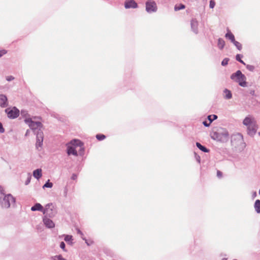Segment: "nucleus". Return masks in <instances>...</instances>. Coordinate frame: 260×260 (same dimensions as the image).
I'll use <instances>...</instances> for the list:
<instances>
[{
	"mask_svg": "<svg viewBox=\"0 0 260 260\" xmlns=\"http://www.w3.org/2000/svg\"><path fill=\"white\" fill-rule=\"evenodd\" d=\"M243 124L247 127V134L253 136L256 133L257 125L255 118L250 115L247 116L243 120Z\"/></svg>",
	"mask_w": 260,
	"mask_h": 260,
	"instance_id": "nucleus-1",
	"label": "nucleus"
},
{
	"mask_svg": "<svg viewBox=\"0 0 260 260\" xmlns=\"http://www.w3.org/2000/svg\"><path fill=\"white\" fill-rule=\"evenodd\" d=\"M212 139L217 141L225 143L229 139V134L228 131L223 128H218L216 131H213L211 134Z\"/></svg>",
	"mask_w": 260,
	"mask_h": 260,
	"instance_id": "nucleus-2",
	"label": "nucleus"
},
{
	"mask_svg": "<svg viewBox=\"0 0 260 260\" xmlns=\"http://www.w3.org/2000/svg\"><path fill=\"white\" fill-rule=\"evenodd\" d=\"M231 78L235 82L238 83L239 85L242 87L247 86L246 82V77L240 71H237L231 76Z\"/></svg>",
	"mask_w": 260,
	"mask_h": 260,
	"instance_id": "nucleus-3",
	"label": "nucleus"
},
{
	"mask_svg": "<svg viewBox=\"0 0 260 260\" xmlns=\"http://www.w3.org/2000/svg\"><path fill=\"white\" fill-rule=\"evenodd\" d=\"M2 198V199H1L0 202L3 208H8L11 204H14L15 203V198L11 194L4 195Z\"/></svg>",
	"mask_w": 260,
	"mask_h": 260,
	"instance_id": "nucleus-4",
	"label": "nucleus"
},
{
	"mask_svg": "<svg viewBox=\"0 0 260 260\" xmlns=\"http://www.w3.org/2000/svg\"><path fill=\"white\" fill-rule=\"evenodd\" d=\"M24 121L25 123L28 124L29 128L34 132L35 134L37 133L36 131L37 129H38V131L42 130L43 127V125L41 122L34 121L32 119H27L24 120Z\"/></svg>",
	"mask_w": 260,
	"mask_h": 260,
	"instance_id": "nucleus-5",
	"label": "nucleus"
},
{
	"mask_svg": "<svg viewBox=\"0 0 260 260\" xmlns=\"http://www.w3.org/2000/svg\"><path fill=\"white\" fill-rule=\"evenodd\" d=\"M231 143L235 147L244 144L243 137L242 134L238 133L232 136Z\"/></svg>",
	"mask_w": 260,
	"mask_h": 260,
	"instance_id": "nucleus-6",
	"label": "nucleus"
},
{
	"mask_svg": "<svg viewBox=\"0 0 260 260\" xmlns=\"http://www.w3.org/2000/svg\"><path fill=\"white\" fill-rule=\"evenodd\" d=\"M36 147L38 150L42 148L44 140V133L42 130L37 131L36 133Z\"/></svg>",
	"mask_w": 260,
	"mask_h": 260,
	"instance_id": "nucleus-7",
	"label": "nucleus"
},
{
	"mask_svg": "<svg viewBox=\"0 0 260 260\" xmlns=\"http://www.w3.org/2000/svg\"><path fill=\"white\" fill-rule=\"evenodd\" d=\"M5 112L7 114L8 117L11 119L17 118L20 114L19 110L15 107H13L12 109L10 108L6 109Z\"/></svg>",
	"mask_w": 260,
	"mask_h": 260,
	"instance_id": "nucleus-8",
	"label": "nucleus"
},
{
	"mask_svg": "<svg viewBox=\"0 0 260 260\" xmlns=\"http://www.w3.org/2000/svg\"><path fill=\"white\" fill-rule=\"evenodd\" d=\"M52 205V204H47L43 210V214L51 217L54 216L56 214L55 211H53V210L50 208Z\"/></svg>",
	"mask_w": 260,
	"mask_h": 260,
	"instance_id": "nucleus-9",
	"label": "nucleus"
},
{
	"mask_svg": "<svg viewBox=\"0 0 260 260\" xmlns=\"http://www.w3.org/2000/svg\"><path fill=\"white\" fill-rule=\"evenodd\" d=\"M146 9L148 12H154L156 10V5L154 2L148 1L146 4Z\"/></svg>",
	"mask_w": 260,
	"mask_h": 260,
	"instance_id": "nucleus-10",
	"label": "nucleus"
},
{
	"mask_svg": "<svg viewBox=\"0 0 260 260\" xmlns=\"http://www.w3.org/2000/svg\"><path fill=\"white\" fill-rule=\"evenodd\" d=\"M8 99L7 96L4 94L0 95V106L2 108H5L8 106Z\"/></svg>",
	"mask_w": 260,
	"mask_h": 260,
	"instance_id": "nucleus-11",
	"label": "nucleus"
},
{
	"mask_svg": "<svg viewBox=\"0 0 260 260\" xmlns=\"http://www.w3.org/2000/svg\"><path fill=\"white\" fill-rule=\"evenodd\" d=\"M43 222L44 224L46 225V227L48 228H53L55 226V224L54 222L50 219L49 218L45 217L43 219Z\"/></svg>",
	"mask_w": 260,
	"mask_h": 260,
	"instance_id": "nucleus-12",
	"label": "nucleus"
},
{
	"mask_svg": "<svg viewBox=\"0 0 260 260\" xmlns=\"http://www.w3.org/2000/svg\"><path fill=\"white\" fill-rule=\"evenodd\" d=\"M198 22L195 19H192L191 20V27L192 30L197 34L198 32Z\"/></svg>",
	"mask_w": 260,
	"mask_h": 260,
	"instance_id": "nucleus-13",
	"label": "nucleus"
},
{
	"mask_svg": "<svg viewBox=\"0 0 260 260\" xmlns=\"http://www.w3.org/2000/svg\"><path fill=\"white\" fill-rule=\"evenodd\" d=\"M217 118V116L216 115H209L208 116V119L209 120V122L207 123V121H204L203 124L205 126L208 127L209 126L211 123L215 119Z\"/></svg>",
	"mask_w": 260,
	"mask_h": 260,
	"instance_id": "nucleus-14",
	"label": "nucleus"
},
{
	"mask_svg": "<svg viewBox=\"0 0 260 260\" xmlns=\"http://www.w3.org/2000/svg\"><path fill=\"white\" fill-rule=\"evenodd\" d=\"M44 209L43 206L40 203H36L31 208V210L32 211H39L43 212Z\"/></svg>",
	"mask_w": 260,
	"mask_h": 260,
	"instance_id": "nucleus-15",
	"label": "nucleus"
},
{
	"mask_svg": "<svg viewBox=\"0 0 260 260\" xmlns=\"http://www.w3.org/2000/svg\"><path fill=\"white\" fill-rule=\"evenodd\" d=\"M223 98L226 100H230L232 98V94L230 90L228 89H224L223 93Z\"/></svg>",
	"mask_w": 260,
	"mask_h": 260,
	"instance_id": "nucleus-16",
	"label": "nucleus"
},
{
	"mask_svg": "<svg viewBox=\"0 0 260 260\" xmlns=\"http://www.w3.org/2000/svg\"><path fill=\"white\" fill-rule=\"evenodd\" d=\"M67 153L68 155L73 154L75 156L78 155L77 151L76 150L75 148L73 146H69L68 147Z\"/></svg>",
	"mask_w": 260,
	"mask_h": 260,
	"instance_id": "nucleus-17",
	"label": "nucleus"
},
{
	"mask_svg": "<svg viewBox=\"0 0 260 260\" xmlns=\"http://www.w3.org/2000/svg\"><path fill=\"white\" fill-rule=\"evenodd\" d=\"M33 176L37 179H40L42 176V170L41 169H38L34 170L33 172Z\"/></svg>",
	"mask_w": 260,
	"mask_h": 260,
	"instance_id": "nucleus-18",
	"label": "nucleus"
},
{
	"mask_svg": "<svg viewBox=\"0 0 260 260\" xmlns=\"http://www.w3.org/2000/svg\"><path fill=\"white\" fill-rule=\"evenodd\" d=\"M20 113L21 116L24 118V120H26L27 119H31L30 117V115L26 110H21Z\"/></svg>",
	"mask_w": 260,
	"mask_h": 260,
	"instance_id": "nucleus-19",
	"label": "nucleus"
},
{
	"mask_svg": "<svg viewBox=\"0 0 260 260\" xmlns=\"http://www.w3.org/2000/svg\"><path fill=\"white\" fill-rule=\"evenodd\" d=\"M254 207L257 213H260V200H256L254 203Z\"/></svg>",
	"mask_w": 260,
	"mask_h": 260,
	"instance_id": "nucleus-20",
	"label": "nucleus"
},
{
	"mask_svg": "<svg viewBox=\"0 0 260 260\" xmlns=\"http://www.w3.org/2000/svg\"><path fill=\"white\" fill-rule=\"evenodd\" d=\"M196 146L197 147L200 149L201 151L204 152H208L209 150L205 147L204 146H202L200 143L197 142L196 143Z\"/></svg>",
	"mask_w": 260,
	"mask_h": 260,
	"instance_id": "nucleus-21",
	"label": "nucleus"
},
{
	"mask_svg": "<svg viewBox=\"0 0 260 260\" xmlns=\"http://www.w3.org/2000/svg\"><path fill=\"white\" fill-rule=\"evenodd\" d=\"M225 37L230 40L232 42L235 41V37L231 32H228L225 35Z\"/></svg>",
	"mask_w": 260,
	"mask_h": 260,
	"instance_id": "nucleus-22",
	"label": "nucleus"
},
{
	"mask_svg": "<svg viewBox=\"0 0 260 260\" xmlns=\"http://www.w3.org/2000/svg\"><path fill=\"white\" fill-rule=\"evenodd\" d=\"M71 144H72L73 145L76 146H80L81 147L83 145L82 143L80 141L77 140H74L72 141Z\"/></svg>",
	"mask_w": 260,
	"mask_h": 260,
	"instance_id": "nucleus-23",
	"label": "nucleus"
},
{
	"mask_svg": "<svg viewBox=\"0 0 260 260\" xmlns=\"http://www.w3.org/2000/svg\"><path fill=\"white\" fill-rule=\"evenodd\" d=\"M51 259L52 260H66L61 255H57L52 256L51 257Z\"/></svg>",
	"mask_w": 260,
	"mask_h": 260,
	"instance_id": "nucleus-24",
	"label": "nucleus"
},
{
	"mask_svg": "<svg viewBox=\"0 0 260 260\" xmlns=\"http://www.w3.org/2000/svg\"><path fill=\"white\" fill-rule=\"evenodd\" d=\"M224 41L221 39H219L218 41V46L220 49H222L224 46Z\"/></svg>",
	"mask_w": 260,
	"mask_h": 260,
	"instance_id": "nucleus-25",
	"label": "nucleus"
},
{
	"mask_svg": "<svg viewBox=\"0 0 260 260\" xmlns=\"http://www.w3.org/2000/svg\"><path fill=\"white\" fill-rule=\"evenodd\" d=\"M53 186V183L50 182V180H48L45 184L43 186V188H45L46 187L47 188H51Z\"/></svg>",
	"mask_w": 260,
	"mask_h": 260,
	"instance_id": "nucleus-26",
	"label": "nucleus"
},
{
	"mask_svg": "<svg viewBox=\"0 0 260 260\" xmlns=\"http://www.w3.org/2000/svg\"><path fill=\"white\" fill-rule=\"evenodd\" d=\"M185 7V5L183 4H179L178 6H175L174 9L175 11H178L181 9H184Z\"/></svg>",
	"mask_w": 260,
	"mask_h": 260,
	"instance_id": "nucleus-27",
	"label": "nucleus"
},
{
	"mask_svg": "<svg viewBox=\"0 0 260 260\" xmlns=\"http://www.w3.org/2000/svg\"><path fill=\"white\" fill-rule=\"evenodd\" d=\"M96 138L98 140L102 141L105 139L106 136L104 135L98 134L96 135Z\"/></svg>",
	"mask_w": 260,
	"mask_h": 260,
	"instance_id": "nucleus-28",
	"label": "nucleus"
},
{
	"mask_svg": "<svg viewBox=\"0 0 260 260\" xmlns=\"http://www.w3.org/2000/svg\"><path fill=\"white\" fill-rule=\"evenodd\" d=\"M64 240L67 242H71L73 240L72 236L70 235H66L64 238Z\"/></svg>",
	"mask_w": 260,
	"mask_h": 260,
	"instance_id": "nucleus-29",
	"label": "nucleus"
},
{
	"mask_svg": "<svg viewBox=\"0 0 260 260\" xmlns=\"http://www.w3.org/2000/svg\"><path fill=\"white\" fill-rule=\"evenodd\" d=\"M233 43L235 44V45L239 50H241L242 49V45L240 43L235 40Z\"/></svg>",
	"mask_w": 260,
	"mask_h": 260,
	"instance_id": "nucleus-30",
	"label": "nucleus"
},
{
	"mask_svg": "<svg viewBox=\"0 0 260 260\" xmlns=\"http://www.w3.org/2000/svg\"><path fill=\"white\" fill-rule=\"evenodd\" d=\"M124 7L126 9L130 8V0H126L124 4Z\"/></svg>",
	"mask_w": 260,
	"mask_h": 260,
	"instance_id": "nucleus-31",
	"label": "nucleus"
},
{
	"mask_svg": "<svg viewBox=\"0 0 260 260\" xmlns=\"http://www.w3.org/2000/svg\"><path fill=\"white\" fill-rule=\"evenodd\" d=\"M31 178V175L29 174H28L27 179L25 182V185H28L30 183Z\"/></svg>",
	"mask_w": 260,
	"mask_h": 260,
	"instance_id": "nucleus-32",
	"label": "nucleus"
},
{
	"mask_svg": "<svg viewBox=\"0 0 260 260\" xmlns=\"http://www.w3.org/2000/svg\"><path fill=\"white\" fill-rule=\"evenodd\" d=\"M241 56L240 54L237 55L236 59L237 60L239 61L241 63L245 64V63L244 62V61L242 60H241Z\"/></svg>",
	"mask_w": 260,
	"mask_h": 260,
	"instance_id": "nucleus-33",
	"label": "nucleus"
},
{
	"mask_svg": "<svg viewBox=\"0 0 260 260\" xmlns=\"http://www.w3.org/2000/svg\"><path fill=\"white\" fill-rule=\"evenodd\" d=\"M7 53V51L5 49L0 50V57L3 56L4 55L6 54Z\"/></svg>",
	"mask_w": 260,
	"mask_h": 260,
	"instance_id": "nucleus-34",
	"label": "nucleus"
},
{
	"mask_svg": "<svg viewBox=\"0 0 260 260\" xmlns=\"http://www.w3.org/2000/svg\"><path fill=\"white\" fill-rule=\"evenodd\" d=\"M137 7V3L133 0H131V8H136Z\"/></svg>",
	"mask_w": 260,
	"mask_h": 260,
	"instance_id": "nucleus-35",
	"label": "nucleus"
},
{
	"mask_svg": "<svg viewBox=\"0 0 260 260\" xmlns=\"http://www.w3.org/2000/svg\"><path fill=\"white\" fill-rule=\"evenodd\" d=\"M3 187L0 186V199H2V197L5 195Z\"/></svg>",
	"mask_w": 260,
	"mask_h": 260,
	"instance_id": "nucleus-36",
	"label": "nucleus"
},
{
	"mask_svg": "<svg viewBox=\"0 0 260 260\" xmlns=\"http://www.w3.org/2000/svg\"><path fill=\"white\" fill-rule=\"evenodd\" d=\"M229 63V59L228 58H224L222 62L221 65H227Z\"/></svg>",
	"mask_w": 260,
	"mask_h": 260,
	"instance_id": "nucleus-37",
	"label": "nucleus"
},
{
	"mask_svg": "<svg viewBox=\"0 0 260 260\" xmlns=\"http://www.w3.org/2000/svg\"><path fill=\"white\" fill-rule=\"evenodd\" d=\"M215 5V3L214 1H210L209 6L211 8H213Z\"/></svg>",
	"mask_w": 260,
	"mask_h": 260,
	"instance_id": "nucleus-38",
	"label": "nucleus"
},
{
	"mask_svg": "<svg viewBox=\"0 0 260 260\" xmlns=\"http://www.w3.org/2000/svg\"><path fill=\"white\" fill-rule=\"evenodd\" d=\"M65 243L63 242H61L60 244V247L63 249L64 251H66L65 249Z\"/></svg>",
	"mask_w": 260,
	"mask_h": 260,
	"instance_id": "nucleus-39",
	"label": "nucleus"
},
{
	"mask_svg": "<svg viewBox=\"0 0 260 260\" xmlns=\"http://www.w3.org/2000/svg\"><path fill=\"white\" fill-rule=\"evenodd\" d=\"M14 79V77L12 76H9L6 77V80L8 81H11Z\"/></svg>",
	"mask_w": 260,
	"mask_h": 260,
	"instance_id": "nucleus-40",
	"label": "nucleus"
},
{
	"mask_svg": "<svg viewBox=\"0 0 260 260\" xmlns=\"http://www.w3.org/2000/svg\"><path fill=\"white\" fill-rule=\"evenodd\" d=\"M5 132V129L3 126L1 122H0V133H4Z\"/></svg>",
	"mask_w": 260,
	"mask_h": 260,
	"instance_id": "nucleus-41",
	"label": "nucleus"
},
{
	"mask_svg": "<svg viewBox=\"0 0 260 260\" xmlns=\"http://www.w3.org/2000/svg\"><path fill=\"white\" fill-rule=\"evenodd\" d=\"M247 68L250 71H253L254 69V66H247Z\"/></svg>",
	"mask_w": 260,
	"mask_h": 260,
	"instance_id": "nucleus-42",
	"label": "nucleus"
},
{
	"mask_svg": "<svg viewBox=\"0 0 260 260\" xmlns=\"http://www.w3.org/2000/svg\"><path fill=\"white\" fill-rule=\"evenodd\" d=\"M77 175H76L75 174H73L71 177L72 179H73V180H75L77 179Z\"/></svg>",
	"mask_w": 260,
	"mask_h": 260,
	"instance_id": "nucleus-43",
	"label": "nucleus"
},
{
	"mask_svg": "<svg viewBox=\"0 0 260 260\" xmlns=\"http://www.w3.org/2000/svg\"><path fill=\"white\" fill-rule=\"evenodd\" d=\"M217 176H218V177H221V176L222 173H221V172H220V171H217Z\"/></svg>",
	"mask_w": 260,
	"mask_h": 260,
	"instance_id": "nucleus-44",
	"label": "nucleus"
},
{
	"mask_svg": "<svg viewBox=\"0 0 260 260\" xmlns=\"http://www.w3.org/2000/svg\"><path fill=\"white\" fill-rule=\"evenodd\" d=\"M29 133H30V131H29V129H27V130L26 131V133H25V136H28V135H29Z\"/></svg>",
	"mask_w": 260,
	"mask_h": 260,
	"instance_id": "nucleus-45",
	"label": "nucleus"
},
{
	"mask_svg": "<svg viewBox=\"0 0 260 260\" xmlns=\"http://www.w3.org/2000/svg\"><path fill=\"white\" fill-rule=\"evenodd\" d=\"M256 196V191H254V192L253 193L252 197H253V198H255Z\"/></svg>",
	"mask_w": 260,
	"mask_h": 260,
	"instance_id": "nucleus-46",
	"label": "nucleus"
},
{
	"mask_svg": "<svg viewBox=\"0 0 260 260\" xmlns=\"http://www.w3.org/2000/svg\"><path fill=\"white\" fill-rule=\"evenodd\" d=\"M254 93H255V92H254V90H251V91H250V93L251 94H252V95H254Z\"/></svg>",
	"mask_w": 260,
	"mask_h": 260,
	"instance_id": "nucleus-47",
	"label": "nucleus"
},
{
	"mask_svg": "<svg viewBox=\"0 0 260 260\" xmlns=\"http://www.w3.org/2000/svg\"><path fill=\"white\" fill-rule=\"evenodd\" d=\"M78 233L79 234H80L81 235H82V236H83V233H82V232H81V231H80V230H78Z\"/></svg>",
	"mask_w": 260,
	"mask_h": 260,
	"instance_id": "nucleus-48",
	"label": "nucleus"
},
{
	"mask_svg": "<svg viewBox=\"0 0 260 260\" xmlns=\"http://www.w3.org/2000/svg\"><path fill=\"white\" fill-rule=\"evenodd\" d=\"M82 239H83V240H84L85 241V242L86 243V244H87L88 245H89L88 242H87V240H86L85 238H82Z\"/></svg>",
	"mask_w": 260,
	"mask_h": 260,
	"instance_id": "nucleus-49",
	"label": "nucleus"
},
{
	"mask_svg": "<svg viewBox=\"0 0 260 260\" xmlns=\"http://www.w3.org/2000/svg\"><path fill=\"white\" fill-rule=\"evenodd\" d=\"M258 135L260 136V132L258 133Z\"/></svg>",
	"mask_w": 260,
	"mask_h": 260,
	"instance_id": "nucleus-50",
	"label": "nucleus"
},
{
	"mask_svg": "<svg viewBox=\"0 0 260 260\" xmlns=\"http://www.w3.org/2000/svg\"><path fill=\"white\" fill-rule=\"evenodd\" d=\"M211 119H213V116H212V117H211Z\"/></svg>",
	"mask_w": 260,
	"mask_h": 260,
	"instance_id": "nucleus-51",
	"label": "nucleus"
},
{
	"mask_svg": "<svg viewBox=\"0 0 260 260\" xmlns=\"http://www.w3.org/2000/svg\"><path fill=\"white\" fill-rule=\"evenodd\" d=\"M259 194H260V189H259Z\"/></svg>",
	"mask_w": 260,
	"mask_h": 260,
	"instance_id": "nucleus-52",
	"label": "nucleus"
}]
</instances>
